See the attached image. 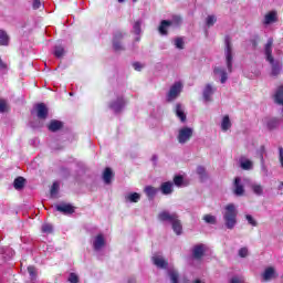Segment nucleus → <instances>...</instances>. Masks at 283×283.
<instances>
[{
	"instance_id": "1",
	"label": "nucleus",
	"mask_w": 283,
	"mask_h": 283,
	"mask_svg": "<svg viewBox=\"0 0 283 283\" xmlns=\"http://www.w3.org/2000/svg\"><path fill=\"white\" fill-rule=\"evenodd\" d=\"M158 220H160V222H170L176 235H182V222L180 221L178 213H170L169 211L164 210L159 212Z\"/></svg>"
},
{
	"instance_id": "2",
	"label": "nucleus",
	"mask_w": 283,
	"mask_h": 283,
	"mask_svg": "<svg viewBox=\"0 0 283 283\" xmlns=\"http://www.w3.org/2000/svg\"><path fill=\"white\" fill-rule=\"evenodd\" d=\"M223 221L227 229L233 231L235 224H238V209L235 205L229 203L224 207Z\"/></svg>"
},
{
	"instance_id": "3",
	"label": "nucleus",
	"mask_w": 283,
	"mask_h": 283,
	"mask_svg": "<svg viewBox=\"0 0 283 283\" xmlns=\"http://www.w3.org/2000/svg\"><path fill=\"white\" fill-rule=\"evenodd\" d=\"M264 52L266 61L272 64V76H279L280 72H282V65L275 63V59L273 57V38L268 40L264 46Z\"/></svg>"
},
{
	"instance_id": "4",
	"label": "nucleus",
	"mask_w": 283,
	"mask_h": 283,
	"mask_svg": "<svg viewBox=\"0 0 283 283\" xmlns=\"http://www.w3.org/2000/svg\"><path fill=\"white\" fill-rule=\"evenodd\" d=\"M224 44H226V63L228 71L231 73L233 72V44L231 43V36L226 35L224 38Z\"/></svg>"
},
{
	"instance_id": "5",
	"label": "nucleus",
	"mask_w": 283,
	"mask_h": 283,
	"mask_svg": "<svg viewBox=\"0 0 283 283\" xmlns=\"http://www.w3.org/2000/svg\"><path fill=\"white\" fill-rule=\"evenodd\" d=\"M192 137H193V129L189 127H184L179 129L177 140L178 143H180V145H185L186 143H189V140H191Z\"/></svg>"
},
{
	"instance_id": "6",
	"label": "nucleus",
	"mask_w": 283,
	"mask_h": 283,
	"mask_svg": "<svg viewBox=\"0 0 283 283\" xmlns=\"http://www.w3.org/2000/svg\"><path fill=\"white\" fill-rule=\"evenodd\" d=\"M182 92V83L176 82L169 90L167 94V101L168 103H171V101H176L178 98V95Z\"/></svg>"
},
{
	"instance_id": "7",
	"label": "nucleus",
	"mask_w": 283,
	"mask_h": 283,
	"mask_svg": "<svg viewBox=\"0 0 283 283\" xmlns=\"http://www.w3.org/2000/svg\"><path fill=\"white\" fill-rule=\"evenodd\" d=\"M123 36L124 35H123V33L120 31H117L113 35V48H114L115 52H122L123 50H125V48L120 43V41H123Z\"/></svg>"
},
{
	"instance_id": "8",
	"label": "nucleus",
	"mask_w": 283,
	"mask_h": 283,
	"mask_svg": "<svg viewBox=\"0 0 283 283\" xmlns=\"http://www.w3.org/2000/svg\"><path fill=\"white\" fill-rule=\"evenodd\" d=\"M35 109H36V116L38 118H40V120H45V118H48L49 111L45 103L36 104Z\"/></svg>"
},
{
	"instance_id": "9",
	"label": "nucleus",
	"mask_w": 283,
	"mask_h": 283,
	"mask_svg": "<svg viewBox=\"0 0 283 283\" xmlns=\"http://www.w3.org/2000/svg\"><path fill=\"white\" fill-rule=\"evenodd\" d=\"M233 187L234 196H244V185H242V178L235 177L233 181Z\"/></svg>"
},
{
	"instance_id": "10",
	"label": "nucleus",
	"mask_w": 283,
	"mask_h": 283,
	"mask_svg": "<svg viewBox=\"0 0 283 283\" xmlns=\"http://www.w3.org/2000/svg\"><path fill=\"white\" fill-rule=\"evenodd\" d=\"M206 251L207 250L205 249V244H197L192 249V258H195V260H202V258H205Z\"/></svg>"
},
{
	"instance_id": "11",
	"label": "nucleus",
	"mask_w": 283,
	"mask_h": 283,
	"mask_svg": "<svg viewBox=\"0 0 283 283\" xmlns=\"http://www.w3.org/2000/svg\"><path fill=\"white\" fill-rule=\"evenodd\" d=\"M56 211H60V213H64L65 216H72V213H74V206L62 203L56 206Z\"/></svg>"
},
{
	"instance_id": "12",
	"label": "nucleus",
	"mask_w": 283,
	"mask_h": 283,
	"mask_svg": "<svg viewBox=\"0 0 283 283\" xmlns=\"http://www.w3.org/2000/svg\"><path fill=\"white\" fill-rule=\"evenodd\" d=\"M160 191L164 196H169L174 193V182L171 181L163 182L160 186Z\"/></svg>"
},
{
	"instance_id": "13",
	"label": "nucleus",
	"mask_w": 283,
	"mask_h": 283,
	"mask_svg": "<svg viewBox=\"0 0 283 283\" xmlns=\"http://www.w3.org/2000/svg\"><path fill=\"white\" fill-rule=\"evenodd\" d=\"M170 25H172L171 21L163 20L158 27L159 34H161L163 36H167V34H169V31H167V28H170Z\"/></svg>"
},
{
	"instance_id": "14",
	"label": "nucleus",
	"mask_w": 283,
	"mask_h": 283,
	"mask_svg": "<svg viewBox=\"0 0 283 283\" xmlns=\"http://www.w3.org/2000/svg\"><path fill=\"white\" fill-rule=\"evenodd\" d=\"M151 260L155 266H157L158 269H167V266H169V262L163 256H153Z\"/></svg>"
},
{
	"instance_id": "15",
	"label": "nucleus",
	"mask_w": 283,
	"mask_h": 283,
	"mask_svg": "<svg viewBox=\"0 0 283 283\" xmlns=\"http://www.w3.org/2000/svg\"><path fill=\"white\" fill-rule=\"evenodd\" d=\"M93 247L95 251H101L103 247H105V237H103V234H97L93 242Z\"/></svg>"
},
{
	"instance_id": "16",
	"label": "nucleus",
	"mask_w": 283,
	"mask_h": 283,
	"mask_svg": "<svg viewBox=\"0 0 283 283\" xmlns=\"http://www.w3.org/2000/svg\"><path fill=\"white\" fill-rule=\"evenodd\" d=\"M277 22V12L275 11H270L268 14L264 17V25H271V23Z\"/></svg>"
},
{
	"instance_id": "17",
	"label": "nucleus",
	"mask_w": 283,
	"mask_h": 283,
	"mask_svg": "<svg viewBox=\"0 0 283 283\" xmlns=\"http://www.w3.org/2000/svg\"><path fill=\"white\" fill-rule=\"evenodd\" d=\"M125 106V99L123 97H118L115 102H112L109 104L111 109H114V112H120L123 107Z\"/></svg>"
},
{
	"instance_id": "18",
	"label": "nucleus",
	"mask_w": 283,
	"mask_h": 283,
	"mask_svg": "<svg viewBox=\"0 0 283 283\" xmlns=\"http://www.w3.org/2000/svg\"><path fill=\"white\" fill-rule=\"evenodd\" d=\"M48 129H49V132H59V130L63 129V122H61L59 119H53L48 125Z\"/></svg>"
},
{
	"instance_id": "19",
	"label": "nucleus",
	"mask_w": 283,
	"mask_h": 283,
	"mask_svg": "<svg viewBox=\"0 0 283 283\" xmlns=\"http://www.w3.org/2000/svg\"><path fill=\"white\" fill-rule=\"evenodd\" d=\"M175 114H176V117L181 120V123L187 122V115L185 114V111L182 109V104H176Z\"/></svg>"
},
{
	"instance_id": "20",
	"label": "nucleus",
	"mask_w": 283,
	"mask_h": 283,
	"mask_svg": "<svg viewBox=\"0 0 283 283\" xmlns=\"http://www.w3.org/2000/svg\"><path fill=\"white\" fill-rule=\"evenodd\" d=\"M112 178H114V171L112 170V168L106 167L103 172V180L105 185H111Z\"/></svg>"
},
{
	"instance_id": "21",
	"label": "nucleus",
	"mask_w": 283,
	"mask_h": 283,
	"mask_svg": "<svg viewBox=\"0 0 283 283\" xmlns=\"http://www.w3.org/2000/svg\"><path fill=\"white\" fill-rule=\"evenodd\" d=\"M144 192L149 200H154V198H156V193H158V188L154 186H146Z\"/></svg>"
},
{
	"instance_id": "22",
	"label": "nucleus",
	"mask_w": 283,
	"mask_h": 283,
	"mask_svg": "<svg viewBox=\"0 0 283 283\" xmlns=\"http://www.w3.org/2000/svg\"><path fill=\"white\" fill-rule=\"evenodd\" d=\"M214 87L211 86V84H207L203 90V98L205 101L209 102L211 101V96H213Z\"/></svg>"
},
{
	"instance_id": "23",
	"label": "nucleus",
	"mask_w": 283,
	"mask_h": 283,
	"mask_svg": "<svg viewBox=\"0 0 283 283\" xmlns=\"http://www.w3.org/2000/svg\"><path fill=\"white\" fill-rule=\"evenodd\" d=\"M0 45H10V35H8V32H6L4 30H0Z\"/></svg>"
},
{
	"instance_id": "24",
	"label": "nucleus",
	"mask_w": 283,
	"mask_h": 283,
	"mask_svg": "<svg viewBox=\"0 0 283 283\" xmlns=\"http://www.w3.org/2000/svg\"><path fill=\"white\" fill-rule=\"evenodd\" d=\"M273 275H275V269L270 266V268L265 269V271L262 274V277H263L264 282H269V280H271L273 277Z\"/></svg>"
},
{
	"instance_id": "25",
	"label": "nucleus",
	"mask_w": 283,
	"mask_h": 283,
	"mask_svg": "<svg viewBox=\"0 0 283 283\" xmlns=\"http://www.w3.org/2000/svg\"><path fill=\"white\" fill-rule=\"evenodd\" d=\"M213 72L214 74H220L222 84L227 83V78H229V76L227 75V71L224 69L214 67Z\"/></svg>"
},
{
	"instance_id": "26",
	"label": "nucleus",
	"mask_w": 283,
	"mask_h": 283,
	"mask_svg": "<svg viewBox=\"0 0 283 283\" xmlns=\"http://www.w3.org/2000/svg\"><path fill=\"white\" fill-rule=\"evenodd\" d=\"M221 129L222 132H229V129H231V119L229 118V115L223 116Z\"/></svg>"
},
{
	"instance_id": "27",
	"label": "nucleus",
	"mask_w": 283,
	"mask_h": 283,
	"mask_svg": "<svg viewBox=\"0 0 283 283\" xmlns=\"http://www.w3.org/2000/svg\"><path fill=\"white\" fill-rule=\"evenodd\" d=\"M13 187L17 190L23 189L25 187V178H23V177L15 178L13 181Z\"/></svg>"
},
{
	"instance_id": "28",
	"label": "nucleus",
	"mask_w": 283,
	"mask_h": 283,
	"mask_svg": "<svg viewBox=\"0 0 283 283\" xmlns=\"http://www.w3.org/2000/svg\"><path fill=\"white\" fill-rule=\"evenodd\" d=\"M54 56L56 59H63L65 56V49L62 45H57L54 48Z\"/></svg>"
},
{
	"instance_id": "29",
	"label": "nucleus",
	"mask_w": 283,
	"mask_h": 283,
	"mask_svg": "<svg viewBox=\"0 0 283 283\" xmlns=\"http://www.w3.org/2000/svg\"><path fill=\"white\" fill-rule=\"evenodd\" d=\"M202 220L207 224H217L218 223V219L216 218V216H212V214H205Z\"/></svg>"
},
{
	"instance_id": "30",
	"label": "nucleus",
	"mask_w": 283,
	"mask_h": 283,
	"mask_svg": "<svg viewBox=\"0 0 283 283\" xmlns=\"http://www.w3.org/2000/svg\"><path fill=\"white\" fill-rule=\"evenodd\" d=\"M171 283H179L178 280L180 279V274L176 270H170L168 272Z\"/></svg>"
},
{
	"instance_id": "31",
	"label": "nucleus",
	"mask_w": 283,
	"mask_h": 283,
	"mask_svg": "<svg viewBox=\"0 0 283 283\" xmlns=\"http://www.w3.org/2000/svg\"><path fill=\"white\" fill-rule=\"evenodd\" d=\"M126 200H128V202H138V200H140V193L132 192L130 195L126 196Z\"/></svg>"
},
{
	"instance_id": "32",
	"label": "nucleus",
	"mask_w": 283,
	"mask_h": 283,
	"mask_svg": "<svg viewBox=\"0 0 283 283\" xmlns=\"http://www.w3.org/2000/svg\"><path fill=\"white\" fill-rule=\"evenodd\" d=\"M140 25H143V22L140 20H137L133 25L134 34L140 35V32H143Z\"/></svg>"
},
{
	"instance_id": "33",
	"label": "nucleus",
	"mask_w": 283,
	"mask_h": 283,
	"mask_svg": "<svg viewBox=\"0 0 283 283\" xmlns=\"http://www.w3.org/2000/svg\"><path fill=\"white\" fill-rule=\"evenodd\" d=\"M182 182H185V177H182V175L174 177V185H176V187H182Z\"/></svg>"
},
{
	"instance_id": "34",
	"label": "nucleus",
	"mask_w": 283,
	"mask_h": 283,
	"mask_svg": "<svg viewBox=\"0 0 283 283\" xmlns=\"http://www.w3.org/2000/svg\"><path fill=\"white\" fill-rule=\"evenodd\" d=\"M277 125H280V122L277 120V118H271L268 122V128L269 129H275L277 127Z\"/></svg>"
},
{
	"instance_id": "35",
	"label": "nucleus",
	"mask_w": 283,
	"mask_h": 283,
	"mask_svg": "<svg viewBox=\"0 0 283 283\" xmlns=\"http://www.w3.org/2000/svg\"><path fill=\"white\" fill-rule=\"evenodd\" d=\"M28 273L31 280H36V268H34V265L28 266Z\"/></svg>"
},
{
	"instance_id": "36",
	"label": "nucleus",
	"mask_w": 283,
	"mask_h": 283,
	"mask_svg": "<svg viewBox=\"0 0 283 283\" xmlns=\"http://www.w3.org/2000/svg\"><path fill=\"white\" fill-rule=\"evenodd\" d=\"M175 45L178 50H185V40H182V38H177L175 40Z\"/></svg>"
},
{
	"instance_id": "37",
	"label": "nucleus",
	"mask_w": 283,
	"mask_h": 283,
	"mask_svg": "<svg viewBox=\"0 0 283 283\" xmlns=\"http://www.w3.org/2000/svg\"><path fill=\"white\" fill-rule=\"evenodd\" d=\"M216 21H218V19H216V15H208L206 24L208 25V28H211V25L216 24Z\"/></svg>"
},
{
	"instance_id": "38",
	"label": "nucleus",
	"mask_w": 283,
	"mask_h": 283,
	"mask_svg": "<svg viewBox=\"0 0 283 283\" xmlns=\"http://www.w3.org/2000/svg\"><path fill=\"white\" fill-rule=\"evenodd\" d=\"M252 191L256 196H262V193H264V190L262 189V187L260 185H253L252 186Z\"/></svg>"
},
{
	"instance_id": "39",
	"label": "nucleus",
	"mask_w": 283,
	"mask_h": 283,
	"mask_svg": "<svg viewBox=\"0 0 283 283\" xmlns=\"http://www.w3.org/2000/svg\"><path fill=\"white\" fill-rule=\"evenodd\" d=\"M54 231V228L50 223H44L42 226V233H52Z\"/></svg>"
},
{
	"instance_id": "40",
	"label": "nucleus",
	"mask_w": 283,
	"mask_h": 283,
	"mask_svg": "<svg viewBox=\"0 0 283 283\" xmlns=\"http://www.w3.org/2000/svg\"><path fill=\"white\" fill-rule=\"evenodd\" d=\"M197 174H198V176H200L201 178H207V169H205L203 166H198V167H197Z\"/></svg>"
},
{
	"instance_id": "41",
	"label": "nucleus",
	"mask_w": 283,
	"mask_h": 283,
	"mask_svg": "<svg viewBox=\"0 0 283 283\" xmlns=\"http://www.w3.org/2000/svg\"><path fill=\"white\" fill-rule=\"evenodd\" d=\"M245 220L248 221V224H251V227H258V221L254 220L253 216L247 214Z\"/></svg>"
},
{
	"instance_id": "42",
	"label": "nucleus",
	"mask_w": 283,
	"mask_h": 283,
	"mask_svg": "<svg viewBox=\"0 0 283 283\" xmlns=\"http://www.w3.org/2000/svg\"><path fill=\"white\" fill-rule=\"evenodd\" d=\"M251 167H253V163L251 160H245V161L241 163V168L247 171L249 169H251Z\"/></svg>"
},
{
	"instance_id": "43",
	"label": "nucleus",
	"mask_w": 283,
	"mask_h": 283,
	"mask_svg": "<svg viewBox=\"0 0 283 283\" xmlns=\"http://www.w3.org/2000/svg\"><path fill=\"white\" fill-rule=\"evenodd\" d=\"M249 256V249L243 247L239 250V258H248Z\"/></svg>"
},
{
	"instance_id": "44",
	"label": "nucleus",
	"mask_w": 283,
	"mask_h": 283,
	"mask_svg": "<svg viewBox=\"0 0 283 283\" xmlns=\"http://www.w3.org/2000/svg\"><path fill=\"white\" fill-rule=\"evenodd\" d=\"M59 182H53L52 187H51V196H54L56 193H59Z\"/></svg>"
},
{
	"instance_id": "45",
	"label": "nucleus",
	"mask_w": 283,
	"mask_h": 283,
	"mask_svg": "<svg viewBox=\"0 0 283 283\" xmlns=\"http://www.w3.org/2000/svg\"><path fill=\"white\" fill-rule=\"evenodd\" d=\"M69 282L70 283H78V275H76V273H71L69 276Z\"/></svg>"
},
{
	"instance_id": "46",
	"label": "nucleus",
	"mask_w": 283,
	"mask_h": 283,
	"mask_svg": "<svg viewBox=\"0 0 283 283\" xmlns=\"http://www.w3.org/2000/svg\"><path fill=\"white\" fill-rule=\"evenodd\" d=\"M133 67H134V70H136V72H140L143 70L144 65L140 62H134Z\"/></svg>"
},
{
	"instance_id": "47",
	"label": "nucleus",
	"mask_w": 283,
	"mask_h": 283,
	"mask_svg": "<svg viewBox=\"0 0 283 283\" xmlns=\"http://www.w3.org/2000/svg\"><path fill=\"white\" fill-rule=\"evenodd\" d=\"M41 8V0H33V10H39Z\"/></svg>"
},
{
	"instance_id": "48",
	"label": "nucleus",
	"mask_w": 283,
	"mask_h": 283,
	"mask_svg": "<svg viewBox=\"0 0 283 283\" xmlns=\"http://www.w3.org/2000/svg\"><path fill=\"white\" fill-rule=\"evenodd\" d=\"M6 101H0V113L3 114V112H6Z\"/></svg>"
},
{
	"instance_id": "49",
	"label": "nucleus",
	"mask_w": 283,
	"mask_h": 283,
	"mask_svg": "<svg viewBox=\"0 0 283 283\" xmlns=\"http://www.w3.org/2000/svg\"><path fill=\"white\" fill-rule=\"evenodd\" d=\"M0 69H1V70H8V64H6V63L3 62V60H1V57H0Z\"/></svg>"
},
{
	"instance_id": "50",
	"label": "nucleus",
	"mask_w": 283,
	"mask_h": 283,
	"mask_svg": "<svg viewBox=\"0 0 283 283\" xmlns=\"http://www.w3.org/2000/svg\"><path fill=\"white\" fill-rule=\"evenodd\" d=\"M175 21H176L177 24H180V21H182V19H180V17H176Z\"/></svg>"
},
{
	"instance_id": "51",
	"label": "nucleus",
	"mask_w": 283,
	"mask_h": 283,
	"mask_svg": "<svg viewBox=\"0 0 283 283\" xmlns=\"http://www.w3.org/2000/svg\"><path fill=\"white\" fill-rule=\"evenodd\" d=\"M118 1V3H123L125 0H117Z\"/></svg>"
},
{
	"instance_id": "52",
	"label": "nucleus",
	"mask_w": 283,
	"mask_h": 283,
	"mask_svg": "<svg viewBox=\"0 0 283 283\" xmlns=\"http://www.w3.org/2000/svg\"><path fill=\"white\" fill-rule=\"evenodd\" d=\"M253 45H254V48H255V46L258 45V42L254 41V42H253Z\"/></svg>"
},
{
	"instance_id": "53",
	"label": "nucleus",
	"mask_w": 283,
	"mask_h": 283,
	"mask_svg": "<svg viewBox=\"0 0 283 283\" xmlns=\"http://www.w3.org/2000/svg\"><path fill=\"white\" fill-rule=\"evenodd\" d=\"M153 160H156V156L153 157Z\"/></svg>"
},
{
	"instance_id": "54",
	"label": "nucleus",
	"mask_w": 283,
	"mask_h": 283,
	"mask_svg": "<svg viewBox=\"0 0 283 283\" xmlns=\"http://www.w3.org/2000/svg\"><path fill=\"white\" fill-rule=\"evenodd\" d=\"M136 1H138V0H133L134 3H136Z\"/></svg>"
}]
</instances>
